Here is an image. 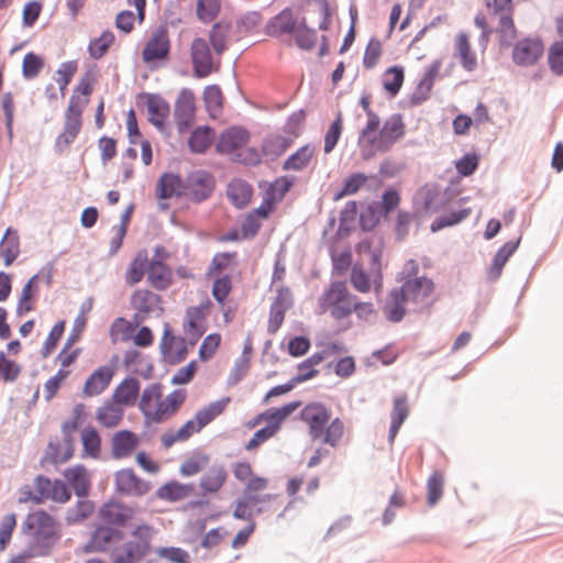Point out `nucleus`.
<instances>
[{
  "label": "nucleus",
  "mask_w": 563,
  "mask_h": 563,
  "mask_svg": "<svg viewBox=\"0 0 563 563\" xmlns=\"http://www.w3.org/2000/svg\"><path fill=\"white\" fill-rule=\"evenodd\" d=\"M320 307L323 311L330 308V313L335 320L347 318L355 312L360 319L367 320L374 313L372 302L357 301V297L349 292L344 282H332L320 298Z\"/></svg>",
  "instance_id": "obj_1"
},
{
  "label": "nucleus",
  "mask_w": 563,
  "mask_h": 563,
  "mask_svg": "<svg viewBox=\"0 0 563 563\" xmlns=\"http://www.w3.org/2000/svg\"><path fill=\"white\" fill-rule=\"evenodd\" d=\"M489 14L498 19L497 32L501 46H510L516 37L517 30L514 23L512 0H485Z\"/></svg>",
  "instance_id": "obj_2"
},
{
  "label": "nucleus",
  "mask_w": 563,
  "mask_h": 563,
  "mask_svg": "<svg viewBox=\"0 0 563 563\" xmlns=\"http://www.w3.org/2000/svg\"><path fill=\"white\" fill-rule=\"evenodd\" d=\"M214 188V177L206 170L198 169L187 175L181 194L183 198L200 203L211 197Z\"/></svg>",
  "instance_id": "obj_3"
},
{
  "label": "nucleus",
  "mask_w": 563,
  "mask_h": 563,
  "mask_svg": "<svg viewBox=\"0 0 563 563\" xmlns=\"http://www.w3.org/2000/svg\"><path fill=\"white\" fill-rule=\"evenodd\" d=\"M22 530L37 543L47 544L56 534V525L47 512L38 510L27 515L22 525Z\"/></svg>",
  "instance_id": "obj_4"
},
{
  "label": "nucleus",
  "mask_w": 563,
  "mask_h": 563,
  "mask_svg": "<svg viewBox=\"0 0 563 563\" xmlns=\"http://www.w3.org/2000/svg\"><path fill=\"white\" fill-rule=\"evenodd\" d=\"M405 123L400 113L391 114L385 120L382 129L376 134L375 154L388 152L395 143L405 136Z\"/></svg>",
  "instance_id": "obj_5"
},
{
  "label": "nucleus",
  "mask_w": 563,
  "mask_h": 563,
  "mask_svg": "<svg viewBox=\"0 0 563 563\" xmlns=\"http://www.w3.org/2000/svg\"><path fill=\"white\" fill-rule=\"evenodd\" d=\"M330 416L329 409L321 402L308 404L300 412V418L309 426V434L313 440L321 439Z\"/></svg>",
  "instance_id": "obj_6"
},
{
  "label": "nucleus",
  "mask_w": 563,
  "mask_h": 563,
  "mask_svg": "<svg viewBox=\"0 0 563 563\" xmlns=\"http://www.w3.org/2000/svg\"><path fill=\"white\" fill-rule=\"evenodd\" d=\"M543 43L539 38L526 37L519 40L512 49V60L521 67L534 65L543 54Z\"/></svg>",
  "instance_id": "obj_7"
},
{
  "label": "nucleus",
  "mask_w": 563,
  "mask_h": 563,
  "mask_svg": "<svg viewBox=\"0 0 563 563\" xmlns=\"http://www.w3.org/2000/svg\"><path fill=\"white\" fill-rule=\"evenodd\" d=\"M195 96L191 90L183 89L175 102V123L179 133L186 132L195 119Z\"/></svg>",
  "instance_id": "obj_8"
},
{
  "label": "nucleus",
  "mask_w": 563,
  "mask_h": 563,
  "mask_svg": "<svg viewBox=\"0 0 563 563\" xmlns=\"http://www.w3.org/2000/svg\"><path fill=\"white\" fill-rule=\"evenodd\" d=\"M170 51V41L167 29L164 26L157 27L146 42L142 57L143 60L148 63L153 60L167 58Z\"/></svg>",
  "instance_id": "obj_9"
},
{
  "label": "nucleus",
  "mask_w": 563,
  "mask_h": 563,
  "mask_svg": "<svg viewBox=\"0 0 563 563\" xmlns=\"http://www.w3.org/2000/svg\"><path fill=\"white\" fill-rule=\"evenodd\" d=\"M161 297L148 290L137 289L131 296V306L135 310L133 320L136 324H141L146 318L158 308Z\"/></svg>",
  "instance_id": "obj_10"
},
{
  "label": "nucleus",
  "mask_w": 563,
  "mask_h": 563,
  "mask_svg": "<svg viewBox=\"0 0 563 563\" xmlns=\"http://www.w3.org/2000/svg\"><path fill=\"white\" fill-rule=\"evenodd\" d=\"M185 399L186 393L183 389H175L164 400L159 399L156 409L146 413V424L164 422L178 410Z\"/></svg>",
  "instance_id": "obj_11"
},
{
  "label": "nucleus",
  "mask_w": 563,
  "mask_h": 563,
  "mask_svg": "<svg viewBox=\"0 0 563 563\" xmlns=\"http://www.w3.org/2000/svg\"><path fill=\"white\" fill-rule=\"evenodd\" d=\"M191 62L196 77H208L213 70L212 55L205 38H195L191 43Z\"/></svg>",
  "instance_id": "obj_12"
},
{
  "label": "nucleus",
  "mask_w": 563,
  "mask_h": 563,
  "mask_svg": "<svg viewBox=\"0 0 563 563\" xmlns=\"http://www.w3.org/2000/svg\"><path fill=\"white\" fill-rule=\"evenodd\" d=\"M292 295L288 288H280L277 296L271 305L267 331L271 334L276 333L282 327L286 311L292 306Z\"/></svg>",
  "instance_id": "obj_13"
},
{
  "label": "nucleus",
  "mask_w": 563,
  "mask_h": 563,
  "mask_svg": "<svg viewBox=\"0 0 563 563\" xmlns=\"http://www.w3.org/2000/svg\"><path fill=\"white\" fill-rule=\"evenodd\" d=\"M150 551V542L139 538L124 543L114 555L112 563H139ZM86 563H102L99 559H89Z\"/></svg>",
  "instance_id": "obj_14"
},
{
  "label": "nucleus",
  "mask_w": 563,
  "mask_h": 563,
  "mask_svg": "<svg viewBox=\"0 0 563 563\" xmlns=\"http://www.w3.org/2000/svg\"><path fill=\"white\" fill-rule=\"evenodd\" d=\"M398 289L402 290L408 301L418 306H424L426 300L434 290V283L428 277H416L413 279H407Z\"/></svg>",
  "instance_id": "obj_15"
},
{
  "label": "nucleus",
  "mask_w": 563,
  "mask_h": 563,
  "mask_svg": "<svg viewBox=\"0 0 563 563\" xmlns=\"http://www.w3.org/2000/svg\"><path fill=\"white\" fill-rule=\"evenodd\" d=\"M299 21L291 8H285L278 14L269 19L265 26V33L272 37L294 34Z\"/></svg>",
  "instance_id": "obj_16"
},
{
  "label": "nucleus",
  "mask_w": 563,
  "mask_h": 563,
  "mask_svg": "<svg viewBox=\"0 0 563 563\" xmlns=\"http://www.w3.org/2000/svg\"><path fill=\"white\" fill-rule=\"evenodd\" d=\"M366 117L367 122L360 133L357 144L360 146L362 157L364 159H369L375 155L376 131L380 125V119L374 111H368Z\"/></svg>",
  "instance_id": "obj_17"
},
{
  "label": "nucleus",
  "mask_w": 563,
  "mask_h": 563,
  "mask_svg": "<svg viewBox=\"0 0 563 563\" xmlns=\"http://www.w3.org/2000/svg\"><path fill=\"white\" fill-rule=\"evenodd\" d=\"M117 490L125 495L142 496L148 493L151 486L136 476L132 468H123L115 474Z\"/></svg>",
  "instance_id": "obj_18"
},
{
  "label": "nucleus",
  "mask_w": 563,
  "mask_h": 563,
  "mask_svg": "<svg viewBox=\"0 0 563 563\" xmlns=\"http://www.w3.org/2000/svg\"><path fill=\"white\" fill-rule=\"evenodd\" d=\"M250 140V133L242 126H232L223 131L217 143L220 153L230 154L243 147Z\"/></svg>",
  "instance_id": "obj_19"
},
{
  "label": "nucleus",
  "mask_w": 563,
  "mask_h": 563,
  "mask_svg": "<svg viewBox=\"0 0 563 563\" xmlns=\"http://www.w3.org/2000/svg\"><path fill=\"white\" fill-rule=\"evenodd\" d=\"M147 279L155 289L165 290L173 283V272L162 258H152L148 262Z\"/></svg>",
  "instance_id": "obj_20"
},
{
  "label": "nucleus",
  "mask_w": 563,
  "mask_h": 563,
  "mask_svg": "<svg viewBox=\"0 0 563 563\" xmlns=\"http://www.w3.org/2000/svg\"><path fill=\"white\" fill-rule=\"evenodd\" d=\"M122 538L121 531L111 527H98L91 534L90 540L85 544L86 553L104 551L108 545Z\"/></svg>",
  "instance_id": "obj_21"
},
{
  "label": "nucleus",
  "mask_w": 563,
  "mask_h": 563,
  "mask_svg": "<svg viewBox=\"0 0 563 563\" xmlns=\"http://www.w3.org/2000/svg\"><path fill=\"white\" fill-rule=\"evenodd\" d=\"M114 375L110 366L98 367L86 380L84 386V395L92 397L100 395L110 384Z\"/></svg>",
  "instance_id": "obj_22"
},
{
  "label": "nucleus",
  "mask_w": 563,
  "mask_h": 563,
  "mask_svg": "<svg viewBox=\"0 0 563 563\" xmlns=\"http://www.w3.org/2000/svg\"><path fill=\"white\" fill-rule=\"evenodd\" d=\"M88 100L81 101L80 97L76 95L70 96L68 107L65 111L63 130L75 135L79 134L82 125L81 114Z\"/></svg>",
  "instance_id": "obj_23"
},
{
  "label": "nucleus",
  "mask_w": 563,
  "mask_h": 563,
  "mask_svg": "<svg viewBox=\"0 0 563 563\" xmlns=\"http://www.w3.org/2000/svg\"><path fill=\"white\" fill-rule=\"evenodd\" d=\"M440 70V62H433L418 82L415 91L410 96L411 106H419L428 100L430 91L433 87L434 79Z\"/></svg>",
  "instance_id": "obj_24"
},
{
  "label": "nucleus",
  "mask_w": 563,
  "mask_h": 563,
  "mask_svg": "<svg viewBox=\"0 0 563 563\" xmlns=\"http://www.w3.org/2000/svg\"><path fill=\"white\" fill-rule=\"evenodd\" d=\"M228 472L222 464L213 463L200 477L199 487L203 493H218L225 484Z\"/></svg>",
  "instance_id": "obj_25"
},
{
  "label": "nucleus",
  "mask_w": 563,
  "mask_h": 563,
  "mask_svg": "<svg viewBox=\"0 0 563 563\" xmlns=\"http://www.w3.org/2000/svg\"><path fill=\"white\" fill-rule=\"evenodd\" d=\"M112 456L114 459H124L132 454L139 444L136 434L130 430H121L112 437Z\"/></svg>",
  "instance_id": "obj_26"
},
{
  "label": "nucleus",
  "mask_w": 563,
  "mask_h": 563,
  "mask_svg": "<svg viewBox=\"0 0 563 563\" xmlns=\"http://www.w3.org/2000/svg\"><path fill=\"white\" fill-rule=\"evenodd\" d=\"M99 517L109 525L121 527L132 517V511L120 503L111 501L100 508Z\"/></svg>",
  "instance_id": "obj_27"
},
{
  "label": "nucleus",
  "mask_w": 563,
  "mask_h": 563,
  "mask_svg": "<svg viewBox=\"0 0 563 563\" xmlns=\"http://www.w3.org/2000/svg\"><path fill=\"white\" fill-rule=\"evenodd\" d=\"M185 179H183L179 175L172 173H164L156 186V195L159 199H170L174 196L183 197V187Z\"/></svg>",
  "instance_id": "obj_28"
},
{
  "label": "nucleus",
  "mask_w": 563,
  "mask_h": 563,
  "mask_svg": "<svg viewBox=\"0 0 563 563\" xmlns=\"http://www.w3.org/2000/svg\"><path fill=\"white\" fill-rule=\"evenodd\" d=\"M146 106L148 121L157 129H163L170 110L168 102L158 95H147Z\"/></svg>",
  "instance_id": "obj_29"
},
{
  "label": "nucleus",
  "mask_w": 563,
  "mask_h": 563,
  "mask_svg": "<svg viewBox=\"0 0 563 563\" xmlns=\"http://www.w3.org/2000/svg\"><path fill=\"white\" fill-rule=\"evenodd\" d=\"M407 301L402 290L393 289L384 307V314L387 320L395 323L400 322L406 313L405 305Z\"/></svg>",
  "instance_id": "obj_30"
},
{
  "label": "nucleus",
  "mask_w": 563,
  "mask_h": 563,
  "mask_svg": "<svg viewBox=\"0 0 563 563\" xmlns=\"http://www.w3.org/2000/svg\"><path fill=\"white\" fill-rule=\"evenodd\" d=\"M140 394V383L134 377H126L115 388L113 400L119 405L133 406Z\"/></svg>",
  "instance_id": "obj_31"
},
{
  "label": "nucleus",
  "mask_w": 563,
  "mask_h": 563,
  "mask_svg": "<svg viewBox=\"0 0 563 563\" xmlns=\"http://www.w3.org/2000/svg\"><path fill=\"white\" fill-rule=\"evenodd\" d=\"M227 195L232 205L241 209L250 202L253 189L246 181L235 179L228 186Z\"/></svg>",
  "instance_id": "obj_32"
},
{
  "label": "nucleus",
  "mask_w": 563,
  "mask_h": 563,
  "mask_svg": "<svg viewBox=\"0 0 563 563\" xmlns=\"http://www.w3.org/2000/svg\"><path fill=\"white\" fill-rule=\"evenodd\" d=\"M148 262L146 250L139 251L125 273V283L130 286L140 283L147 273Z\"/></svg>",
  "instance_id": "obj_33"
},
{
  "label": "nucleus",
  "mask_w": 563,
  "mask_h": 563,
  "mask_svg": "<svg viewBox=\"0 0 563 563\" xmlns=\"http://www.w3.org/2000/svg\"><path fill=\"white\" fill-rule=\"evenodd\" d=\"M520 243V239L517 241L506 242L495 254L493 260V266L488 272V276L492 280H496L501 275L503 268L509 257L516 252Z\"/></svg>",
  "instance_id": "obj_34"
},
{
  "label": "nucleus",
  "mask_w": 563,
  "mask_h": 563,
  "mask_svg": "<svg viewBox=\"0 0 563 563\" xmlns=\"http://www.w3.org/2000/svg\"><path fill=\"white\" fill-rule=\"evenodd\" d=\"M313 154L314 146H312L311 144H306L299 147L283 163V169L300 172L310 164Z\"/></svg>",
  "instance_id": "obj_35"
},
{
  "label": "nucleus",
  "mask_w": 563,
  "mask_h": 563,
  "mask_svg": "<svg viewBox=\"0 0 563 563\" xmlns=\"http://www.w3.org/2000/svg\"><path fill=\"white\" fill-rule=\"evenodd\" d=\"M230 401V397H224L220 400L210 402L202 409L197 410L194 418L199 428L202 429L203 427L209 424L214 418L220 416L224 411Z\"/></svg>",
  "instance_id": "obj_36"
},
{
  "label": "nucleus",
  "mask_w": 563,
  "mask_h": 563,
  "mask_svg": "<svg viewBox=\"0 0 563 563\" xmlns=\"http://www.w3.org/2000/svg\"><path fill=\"white\" fill-rule=\"evenodd\" d=\"M123 409L113 400L112 402L108 401L98 408L96 419L101 426L112 428L120 423L123 418Z\"/></svg>",
  "instance_id": "obj_37"
},
{
  "label": "nucleus",
  "mask_w": 563,
  "mask_h": 563,
  "mask_svg": "<svg viewBox=\"0 0 563 563\" xmlns=\"http://www.w3.org/2000/svg\"><path fill=\"white\" fill-rule=\"evenodd\" d=\"M20 243L19 236L11 229H7L4 236L0 242V256L4 260V265L10 266L19 256Z\"/></svg>",
  "instance_id": "obj_38"
},
{
  "label": "nucleus",
  "mask_w": 563,
  "mask_h": 563,
  "mask_svg": "<svg viewBox=\"0 0 563 563\" xmlns=\"http://www.w3.org/2000/svg\"><path fill=\"white\" fill-rule=\"evenodd\" d=\"M212 143V129L202 126L195 129L188 140V146L192 153H205Z\"/></svg>",
  "instance_id": "obj_39"
},
{
  "label": "nucleus",
  "mask_w": 563,
  "mask_h": 563,
  "mask_svg": "<svg viewBox=\"0 0 563 563\" xmlns=\"http://www.w3.org/2000/svg\"><path fill=\"white\" fill-rule=\"evenodd\" d=\"M295 43L302 51H311L316 46L318 35L314 29L308 27L306 19L301 18L294 32Z\"/></svg>",
  "instance_id": "obj_40"
},
{
  "label": "nucleus",
  "mask_w": 563,
  "mask_h": 563,
  "mask_svg": "<svg viewBox=\"0 0 563 563\" xmlns=\"http://www.w3.org/2000/svg\"><path fill=\"white\" fill-rule=\"evenodd\" d=\"M455 46L463 68L468 71L474 70L477 65V60L476 56L471 51V45L466 33H459Z\"/></svg>",
  "instance_id": "obj_41"
},
{
  "label": "nucleus",
  "mask_w": 563,
  "mask_h": 563,
  "mask_svg": "<svg viewBox=\"0 0 563 563\" xmlns=\"http://www.w3.org/2000/svg\"><path fill=\"white\" fill-rule=\"evenodd\" d=\"M318 374L317 369H310L308 373L297 374L286 384L274 386L265 396V401L269 398L277 397L292 390L297 384L303 383L313 378Z\"/></svg>",
  "instance_id": "obj_42"
},
{
  "label": "nucleus",
  "mask_w": 563,
  "mask_h": 563,
  "mask_svg": "<svg viewBox=\"0 0 563 563\" xmlns=\"http://www.w3.org/2000/svg\"><path fill=\"white\" fill-rule=\"evenodd\" d=\"M190 486L177 482H170L162 486L157 490V496L168 501H178L186 498L189 494Z\"/></svg>",
  "instance_id": "obj_43"
},
{
  "label": "nucleus",
  "mask_w": 563,
  "mask_h": 563,
  "mask_svg": "<svg viewBox=\"0 0 563 563\" xmlns=\"http://www.w3.org/2000/svg\"><path fill=\"white\" fill-rule=\"evenodd\" d=\"M404 79V68L400 66H393L385 73L383 85L390 97H395L399 92Z\"/></svg>",
  "instance_id": "obj_44"
},
{
  "label": "nucleus",
  "mask_w": 563,
  "mask_h": 563,
  "mask_svg": "<svg viewBox=\"0 0 563 563\" xmlns=\"http://www.w3.org/2000/svg\"><path fill=\"white\" fill-rule=\"evenodd\" d=\"M368 177L363 173H354L343 181V187L333 196V200L338 201L345 196L353 195L367 181Z\"/></svg>",
  "instance_id": "obj_45"
},
{
  "label": "nucleus",
  "mask_w": 563,
  "mask_h": 563,
  "mask_svg": "<svg viewBox=\"0 0 563 563\" xmlns=\"http://www.w3.org/2000/svg\"><path fill=\"white\" fill-rule=\"evenodd\" d=\"M419 195L422 198L423 209L427 212H437L441 208V192L438 186L426 185L420 189Z\"/></svg>",
  "instance_id": "obj_46"
},
{
  "label": "nucleus",
  "mask_w": 563,
  "mask_h": 563,
  "mask_svg": "<svg viewBox=\"0 0 563 563\" xmlns=\"http://www.w3.org/2000/svg\"><path fill=\"white\" fill-rule=\"evenodd\" d=\"M230 31V25L224 22H217L210 31V43L214 52L221 55L227 49V37Z\"/></svg>",
  "instance_id": "obj_47"
},
{
  "label": "nucleus",
  "mask_w": 563,
  "mask_h": 563,
  "mask_svg": "<svg viewBox=\"0 0 563 563\" xmlns=\"http://www.w3.org/2000/svg\"><path fill=\"white\" fill-rule=\"evenodd\" d=\"M113 42L114 34L109 30L103 31L99 37L90 41L88 52L92 58L99 59L107 53Z\"/></svg>",
  "instance_id": "obj_48"
},
{
  "label": "nucleus",
  "mask_w": 563,
  "mask_h": 563,
  "mask_svg": "<svg viewBox=\"0 0 563 563\" xmlns=\"http://www.w3.org/2000/svg\"><path fill=\"white\" fill-rule=\"evenodd\" d=\"M162 398V385L154 383L148 385L142 393L139 408L146 419V413H152V401L153 399L159 400Z\"/></svg>",
  "instance_id": "obj_49"
},
{
  "label": "nucleus",
  "mask_w": 563,
  "mask_h": 563,
  "mask_svg": "<svg viewBox=\"0 0 563 563\" xmlns=\"http://www.w3.org/2000/svg\"><path fill=\"white\" fill-rule=\"evenodd\" d=\"M471 214L470 208L460 209L457 211H452L446 216L439 217L431 224V230L433 232L441 230L445 227H451L460 223L465 220Z\"/></svg>",
  "instance_id": "obj_50"
},
{
  "label": "nucleus",
  "mask_w": 563,
  "mask_h": 563,
  "mask_svg": "<svg viewBox=\"0 0 563 563\" xmlns=\"http://www.w3.org/2000/svg\"><path fill=\"white\" fill-rule=\"evenodd\" d=\"M95 506L92 501L87 499L78 500L77 504L68 509L66 520L68 523L80 522L93 512Z\"/></svg>",
  "instance_id": "obj_51"
},
{
  "label": "nucleus",
  "mask_w": 563,
  "mask_h": 563,
  "mask_svg": "<svg viewBox=\"0 0 563 563\" xmlns=\"http://www.w3.org/2000/svg\"><path fill=\"white\" fill-rule=\"evenodd\" d=\"M343 432L344 426L342 420L340 418H335L327 428L324 427V431L321 437L322 442L335 448L342 439Z\"/></svg>",
  "instance_id": "obj_52"
},
{
  "label": "nucleus",
  "mask_w": 563,
  "mask_h": 563,
  "mask_svg": "<svg viewBox=\"0 0 563 563\" xmlns=\"http://www.w3.org/2000/svg\"><path fill=\"white\" fill-rule=\"evenodd\" d=\"M77 62L76 60H68L60 64L59 68L56 71V75L58 76L56 78V81L59 86V91L62 97H65V91L67 85L70 82L73 76L77 71Z\"/></svg>",
  "instance_id": "obj_53"
},
{
  "label": "nucleus",
  "mask_w": 563,
  "mask_h": 563,
  "mask_svg": "<svg viewBox=\"0 0 563 563\" xmlns=\"http://www.w3.org/2000/svg\"><path fill=\"white\" fill-rule=\"evenodd\" d=\"M548 63L556 76L563 75V42L555 41L549 48Z\"/></svg>",
  "instance_id": "obj_54"
},
{
  "label": "nucleus",
  "mask_w": 563,
  "mask_h": 563,
  "mask_svg": "<svg viewBox=\"0 0 563 563\" xmlns=\"http://www.w3.org/2000/svg\"><path fill=\"white\" fill-rule=\"evenodd\" d=\"M84 450L91 457H98L100 454V437L96 429H85L81 433Z\"/></svg>",
  "instance_id": "obj_55"
},
{
  "label": "nucleus",
  "mask_w": 563,
  "mask_h": 563,
  "mask_svg": "<svg viewBox=\"0 0 563 563\" xmlns=\"http://www.w3.org/2000/svg\"><path fill=\"white\" fill-rule=\"evenodd\" d=\"M342 133V115L339 112L324 135V153H331L336 146Z\"/></svg>",
  "instance_id": "obj_56"
},
{
  "label": "nucleus",
  "mask_w": 563,
  "mask_h": 563,
  "mask_svg": "<svg viewBox=\"0 0 563 563\" xmlns=\"http://www.w3.org/2000/svg\"><path fill=\"white\" fill-rule=\"evenodd\" d=\"M222 91L218 85L207 86L203 90V100L209 112H219L222 109Z\"/></svg>",
  "instance_id": "obj_57"
},
{
  "label": "nucleus",
  "mask_w": 563,
  "mask_h": 563,
  "mask_svg": "<svg viewBox=\"0 0 563 563\" xmlns=\"http://www.w3.org/2000/svg\"><path fill=\"white\" fill-rule=\"evenodd\" d=\"M43 65L44 62L38 55L32 52L25 54L22 63L23 77L26 79L35 78L43 68Z\"/></svg>",
  "instance_id": "obj_58"
},
{
  "label": "nucleus",
  "mask_w": 563,
  "mask_h": 563,
  "mask_svg": "<svg viewBox=\"0 0 563 563\" xmlns=\"http://www.w3.org/2000/svg\"><path fill=\"white\" fill-rule=\"evenodd\" d=\"M219 11V0H198L197 2V16L205 23L212 21Z\"/></svg>",
  "instance_id": "obj_59"
},
{
  "label": "nucleus",
  "mask_w": 563,
  "mask_h": 563,
  "mask_svg": "<svg viewBox=\"0 0 563 563\" xmlns=\"http://www.w3.org/2000/svg\"><path fill=\"white\" fill-rule=\"evenodd\" d=\"M351 284L360 292H368L371 290V280L368 274L361 265H354L351 269Z\"/></svg>",
  "instance_id": "obj_60"
},
{
  "label": "nucleus",
  "mask_w": 563,
  "mask_h": 563,
  "mask_svg": "<svg viewBox=\"0 0 563 563\" xmlns=\"http://www.w3.org/2000/svg\"><path fill=\"white\" fill-rule=\"evenodd\" d=\"M428 504L434 506L443 493V477L438 472H434L428 479Z\"/></svg>",
  "instance_id": "obj_61"
},
{
  "label": "nucleus",
  "mask_w": 563,
  "mask_h": 563,
  "mask_svg": "<svg viewBox=\"0 0 563 563\" xmlns=\"http://www.w3.org/2000/svg\"><path fill=\"white\" fill-rule=\"evenodd\" d=\"M46 455L53 464H62L70 460L74 455V449H65L62 452V445L57 441H49Z\"/></svg>",
  "instance_id": "obj_62"
},
{
  "label": "nucleus",
  "mask_w": 563,
  "mask_h": 563,
  "mask_svg": "<svg viewBox=\"0 0 563 563\" xmlns=\"http://www.w3.org/2000/svg\"><path fill=\"white\" fill-rule=\"evenodd\" d=\"M156 554L159 558L166 559L174 563H190L189 553L181 548H175V547L158 548L156 550Z\"/></svg>",
  "instance_id": "obj_63"
},
{
  "label": "nucleus",
  "mask_w": 563,
  "mask_h": 563,
  "mask_svg": "<svg viewBox=\"0 0 563 563\" xmlns=\"http://www.w3.org/2000/svg\"><path fill=\"white\" fill-rule=\"evenodd\" d=\"M294 185V178L283 176L272 184L267 190V196L273 200H282Z\"/></svg>",
  "instance_id": "obj_64"
}]
</instances>
